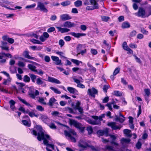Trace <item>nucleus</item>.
Here are the masks:
<instances>
[{"label": "nucleus", "mask_w": 151, "mask_h": 151, "mask_svg": "<svg viewBox=\"0 0 151 151\" xmlns=\"http://www.w3.org/2000/svg\"><path fill=\"white\" fill-rule=\"evenodd\" d=\"M36 130L35 129H32L31 133L33 135L37 136V139L39 141L43 140L44 144L47 147H51L53 150H54V145L49 144L47 139L50 140L51 138L49 135L48 134H45L42 131V129L40 126L37 125L35 127Z\"/></svg>", "instance_id": "f257e3e1"}, {"label": "nucleus", "mask_w": 151, "mask_h": 151, "mask_svg": "<svg viewBox=\"0 0 151 151\" xmlns=\"http://www.w3.org/2000/svg\"><path fill=\"white\" fill-rule=\"evenodd\" d=\"M66 127L68 129L69 131H68L66 130L64 131V133L65 136L68 137L72 142H76V141L75 138L72 137L71 135H76V133L74 130L70 129L68 127L66 126Z\"/></svg>", "instance_id": "f03ea898"}, {"label": "nucleus", "mask_w": 151, "mask_h": 151, "mask_svg": "<svg viewBox=\"0 0 151 151\" xmlns=\"http://www.w3.org/2000/svg\"><path fill=\"white\" fill-rule=\"evenodd\" d=\"M77 50L78 52L76 55L78 56L79 55L81 54L83 55L86 53V50L85 48V46L81 44H78L77 47Z\"/></svg>", "instance_id": "7ed1b4c3"}, {"label": "nucleus", "mask_w": 151, "mask_h": 151, "mask_svg": "<svg viewBox=\"0 0 151 151\" xmlns=\"http://www.w3.org/2000/svg\"><path fill=\"white\" fill-rule=\"evenodd\" d=\"M70 123L71 125H73L76 128L79 129L82 132H83L84 129V127L80 123L74 120H70Z\"/></svg>", "instance_id": "20e7f679"}, {"label": "nucleus", "mask_w": 151, "mask_h": 151, "mask_svg": "<svg viewBox=\"0 0 151 151\" xmlns=\"http://www.w3.org/2000/svg\"><path fill=\"white\" fill-rule=\"evenodd\" d=\"M91 6H88L86 7L87 10H92L95 9H99V5L96 1V0H90Z\"/></svg>", "instance_id": "39448f33"}, {"label": "nucleus", "mask_w": 151, "mask_h": 151, "mask_svg": "<svg viewBox=\"0 0 151 151\" xmlns=\"http://www.w3.org/2000/svg\"><path fill=\"white\" fill-rule=\"evenodd\" d=\"M36 9L45 13H47L48 12L43 3L40 1L37 2Z\"/></svg>", "instance_id": "423d86ee"}, {"label": "nucleus", "mask_w": 151, "mask_h": 151, "mask_svg": "<svg viewBox=\"0 0 151 151\" xmlns=\"http://www.w3.org/2000/svg\"><path fill=\"white\" fill-rule=\"evenodd\" d=\"M78 146L82 149H85L88 147H90L87 141L85 139H81L78 142Z\"/></svg>", "instance_id": "0eeeda50"}, {"label": "nucleus", "mask_w": 151, "mask_h": 151, "mask_svg": "<svg viewBox=\"0 0 151 151\" xmlns=\"http://www.w3.org/2000/svg\"><path fill=\"white\" fill-rule=\"evenodd\" d=\"M135 14L136 16L142 18H144L146 17L145 10L142 7H139L138 12L136 13Z\"/></svg>", "instance_id": "6e6552de"}, {"label": "nucleus", "mask_w": 151, "mask_h": 151, "mask_svg": "<svg viewBox=\"0 0 151 151\" xmlns=\"http://www.w3.org/2000/svg\"><path fill=\"white\" fill-rule=\"evenodd\" d=\"M39 94V92L37 90L34 89H30L29 92V95L32 99H35V96Z\"/></svg>", "instance_id": "1a4fd4ad"}, {"label": "nucleus", "mask_w": 151, "mask_h": 151, "mask_svg": "<svg viewBox=\"0 0 151 151\" xmlns=\"http://www.w3.org/2000/svg\"><path fill=\"white\" fill-rule=\"evenodd\" d=\"M40 119H41L44 123L47 124V123L50 122V119L48 116L42 114H40Z\"/></svg>", "instance_id": "9d476101"}, {"label": "nucleus", "mask_w": 151, "mask_h": 151, "mask_svg": "<svg viewBox=\"0 0 151 151\" xmlns=\"http://www.w3.org/2000/svg\"><path fill=\"white\" fill-rule=\"evenodd\" d=\"M43 79L41 78L38 77L36 80V84L38 85H41L42 87H45L46 86V84L43 81Z\"/></svg>", "instance_id": "9b49d317"}, {"label": "nucleus", "mask_w": 151, "mask_h": 151, "mask_svg": "<svg viewBox=\"0 0 151 151\" xmlns=\"http://www.w3.org/2000/svg\"><path fill=\"white\" fill-rule=\"evenodd\" d=\"M87 93L89 95L94 98L95 97V94H97L98 91L94 88H92L91 89H88Z\"/></svg>", "instance_id": "f8f14e48"}, {"label": "nucleus", "mask_w": 151, "mask_h": 151, "mask_svg": "<svg viewBox=\"0 0 151 151\" xmlns=\"http://www.w3.org/2000/svg\"><path fill=\"white\" fill-rule=\"evenodd\" d=\"M75 24L74 23L70 21H66L61 26L62 27L70 28L74 27Z\"/></svg>", "instance_id": "ddd939ff"}, {"label": "nucleus", "mask_w": 151, "mask_h": 151, "mask_svg": "<svg viewBox=\"0 0 151 151\" xmlns=\"http://www.w3.org/2000/svg\"><path fill=\"white\" fill-rule=\"evenodd\" d=\"M116 123L114 122H109L108 123L107 125L111 127L112 130L120 129V127L116 125Z\"/></svg>", "instance_id": "4468645a"}, {"label": "nucleus", "mask_w": 151, "mask_h": 151, "mask_svg": "<svg viewBox=\"0 0 151 151\" xmlns=\"http://www.w3.org/2000/svg\"><path fill=\"white\" fill-rule=\"evenodd\" d=\"M1 45L0 47L2 50H4L8 52L9 51V47L8 46V43L6 41H1Z\"/></svg>", "instance_id": "2eb2a0df"}, {"label": "nucleus", "mask_w": 151, "mask_h": 151, "mask_svg": "<svg viewBox=\"0 0 151 151\" xmlns=\"http://www.w3.org/2000/svg\"><path fill=\"white\" fill-rule=\"evenodd\" d=\"M125 119V117L120 113H119V116L118 115L115 116L116 120L121 123H122L124 121Z\"/></svg>", "instance_id": "dca6fc26"}, {"label": "nucleus", "mask_w": 151, "mask_h": 151, "mask_svg": "<svg viewBox=\"0 0 151 151\" xmlns=\"http://www.w3.org/2000/svg\"><path fill=\"white\" fill-rule=\"evenodd\" d=\"M47 81L50 82L57 84H60L61 83V82L59 80L50 76L48 77Z\"/></svg>", "instance_id": "f3484780"}, {"label": "nucleus", "mask_w": 151, "mask_h": 151, "mask_svg": "<svg viewBox=\"0 0 151 151\" xmlns=\"http://www.w3.org/2000/svg\"><path fill=\"white\" fill-rule=\"evenodd\" d=\"M51 58L52 60L56 62V64L57 65H61V60L59 59V58L57 56H52Z\"/></svg>", "instance_id": "a211bd4d"}, {"label": "nucleus", "mask_w": 151, "mask_h": 151, "mask_svg": "<svg viewBox=\"0 0 151 151\" xmlns=\"http://www.w3.org/2000/svg\"><path fill=\"white\" fill-rule=\"evenodd\" d=\"M68 91L71 93L75 95L78 94V91L75 88L71 87H68L67 88Z\"/></svg>", "instance_id": "6ab92c4d"}, {"label": "nucleus", "mask_w": 151, "mask_h": 151, "mask_svg": "<svg viewBox=\"0 0 151 151\" xmlns=\"http://www.w3.org/2000/svg\"><path fill=\"white\" fill-rule=\"evenodd\" d=\"M72 35L75 37L78 38L81 36H85L86 35V34L83 33H76L74 32H70L69 34Z\"/></svg>", "instance_id": "aec40b11"}, {"label": "nucleus", "mask_w": 151, "mask_h": 151, "mask_svg": "<svg viewBox=\"0 0 151 151\" xmlns=\"http://www.w3.org/2000/svg\"><path fill=\"white\" fill-rule=\"evenodd\" d=\"M29 51L25 50L23 52V55L26 58L29 59L34 60L35 58L30 56L29 55Z\"/></svg>", "instance_id": "412c9836"}, {"label": "nucleus", "mask_w": 151, "mask_h": 151, "mask_svg": "<svg viewBox=\"0 0 151 151\" xmlns=\"http://www.w3.org/2000/svg\"><path fill=\"white\" fill-rule=\"evenodd\" d=\"M87 122L89 124L93 125H99L101 124V122L100 121L97 120H93L91 119H89L87 120Z\"/></svg>", "instance_id": "4be33fe9"}, {"label": "nucleus", "mask_w": 151, "mask_h": 151, "mask_svg": "<svg viewBox=\"0 0 151 151\" xmlns=\"http://www.w3.org/2000/svg\"><path fill=\"white\" fill-rule=\"evenodd\" d=\"M56 28L58 29V31L62 33L67 32L70 31L69 29L66 28H63L59 27H56Z\"/></svg>", "instance_id": "5701e85b"}, {"label": "nucleus", "mask_w": 151, "mask_h": 151, "mask_svg": "<svg viewBox=\"0 0 151 151\" xmlns=\"http://www.w3.org/2000/svg\"><path fill=\"white\" fill-rule=\"evenodd\" d=\"M61 19L63 21L69 20L71 19V17L68 14H63L60 16Z\"/></svg>", "instance_id": "b1692460"}, {"label": "nucleus", "mask_w": 151, "mask_h": 151, "mask_svg": "<svg viewBox=\"0 0 151 151\" xmlns=\"http://www.w3.org/2000/svg\"><path fill=\"white\" fill-rule=\"evenodd\" d=\"M57 100L54 97L50 98L48 102L47 103V105L50 106H52L53 104H54Z\"/></svg>", "instance_id": "393cba45"}, {"label": "nucleus", "mask_w": 151, "mask_h": 151, "mask_svg": "<svg viewBox=\"0 0 151 151\" xmlns=\"http://www.w3.org/2000/svg\"><path fill=\"white\" fill-rule=\"evenodd\" d=\"M29 75L31 79L32 82L35 83L36 82V80H37V77H38V76L35 75L31 73H29Z\"/></svg>", "instance_id": "a878e982"}, {"label": "nucleus", "mask_w": 151, "mask_h": 151, "mask_svg": "<svg viewBox=\"0 0 151 151\" xmlns=\"http://www.w3.org/2000/svg\"><path fill=\"white\" fill-rule=\"evenodd\" d=\"M87 65L89 68V70L91 72L95 73L96 72V69L95 68L93 67V65H91L89 63H87Z\"/></svg>", "instance_id": "bb28decb"}, {"label": "nucleus", "mask_w": 151, "mask_h": 151, "mask_svg": "<svg viewBox=\"0 0 151 151\" xmlns=\"http://www.w3.org/2000/svg\"><path fill=\"white\" fill-rule=\"evenodd\" d=\"M130 27V24L128 22H123L122 25V27L123 29L129 28Z\"/></svg>", "instance_id": "cd10ccee"}, {"label": "nucleus", "mask_w": 151, "mask_h": 151, "mask_svg": "<svg viewBox=\"0 0 151 151\" xmlns=\"http://www.w3.org/2000/svg\"><path fill=\"white\" fill-rule=\"evenodd\" d=\"M9 103L10 105V107L13 111L15 109V104L16 103L13 100H11L9 101Z\"/></svg>", "instance_id": "c85d7f7f"}, {"label": "nucleus", "mask_w": 151, "mask_h": 151, "mask_svg": "<svg viewBox=\"0 0 151 151\" xmlns=\"http://www.w3.org/2000/svg\"><path fill=\"white\" fill-rule=\"evenodd\" d=\"M130 141V140L129 139L122 138L121 140V143L122 145L124 144H128Z\"/></svg>", "instance_id": "c756f323"}, {"label": "nucleus", "mask_w": 151, "mask_h": 151, "mask_svg": "<svg viewBox=\"0 0 151 151\" xmlns=\"http://www.w3.org/2000/svg\"><path fill=\"white\" fill-rule=\"evenodd\" d=\"M28 67L32 71L35 72H37V70H36V67L31 64H28Z\"/></svg>", "instance_id": "7c9ffc66"}, {"label": "nucleus", "mask_w": 151, "mask_h": 151, "mask_svg": "<svg viewBox=\"0 0 151 151\" xmlns=\"http://www.w3.org/2000/svg\"><path fill=\"white\" fill-rule=\"evenodd\" d=\"M131 132V131L130 130L124 129V133L125 134L127 137H131L132 136V135L130 133Z\"/></svg>", "instance_id": "2f4dec72"}, {"label": "nucleus", "mask_w": 151, "mask_h": 151, "mask_svg": "<svg viewBox=\"0 0 151 151\" xmlns=\"http://www.w3.org/2000/svg\"><path fill=\"white\" fill-rule=\"evenodd\" d=\"M75 6L77 7L81 6L82 5V2L80 0H77L74 2Z\"/></svg>", "instance_id": "473e14b6"}, {"label": "nucleus", "mask_w": 151, "mask_h": 151, "mask_svg": "<svg viewBox=\"0 0 151 151\" xmlns=\"http://www.w3.org/2000/svg\"><path fill=\"white\" fill-rule=\"evenodd\" d=\"M50 88L52 91H53L54 92V93H56L60 94L61 93V92L57 88H55L52 87H50Z\"/></svg>", "instance_id": "72a5a7b5"}, {"label": "nucleus", "mask_w": 151, "mask_h": 151, "mask_svg": "<svg viewBox=\"0 0 151 151\" xmlns=\"http://www.w3.org/2000/svg\"><path fill=\"white\" fill-rule=\"evenodd\" d=\"M23 81L25 82H29L30 81V78L27 75H25L23 78Z\"/></svg>", "instance_id": "f704fd0d"}, {"label": "nucleus", "mask_w": 151, "mask_h": 151, "mask_svg": "<svg viewBox=\"0 0 151 151\" xmlns=\"http://www.w3.org/2000/svg\"><path fill=\"white\" fill-rule=\"evenodd\" d=\"M70 2L69 1H66L61 3V4L63 6H65L70 4Z\"/></svg>", "instance_id": "c9c22d12"}, {"label": "nucleus", "mask_w": 151, "mask_h": 151, "mask_svg": "<svg viewBox=\"0 0 151 151\" xmlns=\"http://www.w3.org/2000/svg\"><path fill=\"white\" fill-rule=\"evenodd\" d=\"M29 122V121L27 120H22V122L23 124L26 126L29 127L30 126V123Z\"/></svg>", "instance_id": "e433bc0d"}, {"label": "nucleus", "mask_w": 151, "mask_h": 151, "mask_svg": "<svg viewBox=\"0 0 151 151\" xmlns=\"http://www.w3.org/2000/svg\"><path fill=\"white\" fill-rule=\"evenodd\" d=\"M9 70L12 73H14L16 72V68L15 67L11 66L9 68Z\"/></svg>", "instance_id": "4c0bfd02"}, {"label": "nucleus", "mask_w": 151, "mask_h": 151, "mask_svg": "<svg viewBox=\"0 0 151 151\" xmlns=\"http://www.w3.org/2000/svg\"><path fill=\"white\" fill-rule=\"evenodd\" d=\"M18 98L19 101L22 102L23 104H25L27 106H29L30 105V104L29 103H27L24 100L22 99L21 97H18Z\"/></svg>", "instance_id": "58836bf2"}, {"label": "nucleus", "mask_w": 151, "mask_h": 151, "mask_svg": "<svg viewBox=\"0 0 151 151\" xmlns=\"http://www.w3.org/2000/svg\"><path fill=\"white\" fill-rule=\"evenodd\" d=\"M114 94L117 96H121L122 93L118 91H114Z\"/></svg>", "instance_id": "ea45409f"}, {"label": "nucleus", "mask_w": 151, "mask_h": 151, "mask_svg": "<svg viewBox=\"0 0 151 151\" xmlns=\"http://www.w3.org/2000/svg\"><path fill=\"white\" fill-rule=\"evenodd\" d=\"M71 61L74 63L76 64L77 65H79L80 63H82V62L81 61L73 59H71Z\"/></svg>", "instance_id": "a19ab883"}, {"label": "nucleus", "mask_w": 151, "mask_h": 151, "mask_svg": "<svg viewBox=\"0 0 151 151\" xmlns=\"http://www.w3.org/2000/svg\"><path fill=\"white\" fill-rule=\"evenodd\" d=\"M80 105V102L79 101H77L75 106L73 108V109L75 110H77V108L81 107Z\"/></svg>", "instance_id": "79ce46f5"}, {"label": "nucleus", "mask_w": 151, "mask_h": 151, "mask_svg": "<svg viewBox=\"0 0 151 151\" xmlns=\"http://www.w3.org/2000/svg\"><path fill=\"white\" fill-rule=\"evenodd\" d=\"M101 18L102 21L107 22L110 19V17H109L103 16H101Z\"/></svg>", "instance_id": "37998d69"}, {"label": "nucleus", "mask_w": 151, "mask_h": 151, "mask_svg": "<svg viewBox=\"0 0 151 151\" xmlns=\"http://www.w3.org/2000/svg\"><path fill=\"white\" fill-rule=\"evenodd\" d=\"M144 91L145 93L146 96H147V97H149L150 94V89L148 88L145 89L144 90Z\"/></svg>", "instance_id": "c03bdc74"}, {"label": "nucleus", "mask_w": 151, "mask_h": 151, "mask_svg": "<svg viewBox=\"0 0 151 151\" xmlns=\"http://www.w3.org/2000/svg\"><path fill=\"white\" fill-rule=\"evenodd\" d=\"M36 108L39 111H42L44 110V108L40 105L37 106Z\"/></svg>", "instance_id": "a18cd8bd"}, {"label": "nucleus", "mask_w": 151, "mask_h": 151, "mask_svg": "<svg viewBox=\"0 0 151 151\" xmlns=\"http://www.w3.org/2000/svg\"><path fill=\"white\" fill-rule=\"evenodd\" d=\"M47 124L51 129H56V126L53 123H51L50 124Z\"/></svg>", "instance_id": "49530a36"}, {"label": "nucleus", "mask_w": 151, "mask_h": 151, "mask_svg": "<svg viewBox=\"0 0 151 151\" xmlns=\"http://www.w3.org/2000/svg\"><path fill=\"white\" fill-rule=\"evenodd\" d=\"M122 48L123 49L126 50L128 48L127 43L126 42H124L122 44Z\"/></svg>", "instance_id": "de8ad7c7"}, {"label": "nucleus", "mask_w": 151, "mask_h": 151, "mask_svg": "<svg viewBox=\"0 0 151 151\" xmlns=\"http://www.w3.org/2000/svg\"><path fill=\"white\" fill-rule=\"evenodd\" d=\"M87 130L89 134H91L93 132V129L91 126H89L87 127Z\"/></svg>", "instance_id": "09e8293b"}, {"label": "nucleus", "mask_w": 151, "mask_h": 151, "mask_svg": "<svg viewBox=\"0 0 151 151\" xmlns=\"http://www.w3.org/2000/svg\"><path fill=\"white\" fill-rule=\"evenodd\" d=\"M30 41L34 44H41V43L40 41L34 39H32Z\"/></svg>", "instance_id": "8fccbe9b"}, {"label": "nucleus", "mask_w": 151, "mask_h": 151, "mask_svg": "<svg viewBox=\"0 0 151 151\" xmlns=\"http://www.w3.org/2000/svg\"><path fill=\"white\" fill-rule=\"evenodd\" d=\"M55 53L59 55L61 57L65 58L64 56V54L63 52L56 51H55Z\"/></svg>", "instance_id": "3c124183"}, {"label": "nucleus", "mask_w": 151, "mask_h": 151, "mask_svg": "<svg viewBox=\"0 0 151 151\" xmlns=\"http://www.w3.org/2000/svg\"><path fill=\"white\" fill-rule=\"evenodd\" d=\"M1 55H3L4 57V55L5 57L7 58H12V55L9 53H5L4 52H2Z\"/></svg>", "instance_id": "603ef678"}, {"label": "nucleus", "mask_w": 151, "mask_h": 151, "mask_svg": "<svg viewBox=\"0 0 151 151\" xmlns=\"http://www.w3.org/2000/svg\"><path fill=\"white\" fill-rule=\"evenodd\" d=\"M110 87L109 86L104 85L103 87V91L105 93L107 92V89Z\"/></svg>", "instance_id": "864d4df0"}, {"label": "nucleus", "mask_w": 151, "mask_h": 151, "mask_svg": "<svg viewBox=\"0 0 151 151\" xmlns=\"http://www.w3.org/2000/svg\"><path fill=\"white\" fill-rule=\"evenodd\" d=\"M18 65L20 67H24L25 65V64L24 62L22 61H19L18 63Z\"/></svg>", "instance_id": "5fc2aeb1"}, {"label": "nucleus", "mask_w": 151, "mask_h": 151, "mask_svg": "<svg viewBox=\"0 0 151 151\" xmlns=\"http://www.w3.org/2000/svg\"><path fill=\"white\" fill-rule=\"evenodd\" d=\"M36 6V4L35 3L33 4H32L27 5L25 7V8L27 9H32L34 8Z\"/></svg>", "instance_id": "6e6d98bb"}, {"label": "nucleus", "mask_w": 151, "mask_h": 151, "mask_svg": "<svg viewBox=\"0 0 151 151\" xmlns=\"http://www.w3.org/2000/svg\"><path fill=\"white\" fill-rule=\"evenodd\" d=\"M109 129L108 128H106L105 129L103 130L104 135H105L106 136H108Z\"/></svg>", "instance_id": "4d7b16f0"}, {"label": "nucleus", "mask_w": 151, "mask_h": 151, "mask_svg": "<svg viewBox=\"0 0 151 151\" xmlns=\"http://www.w3.org/2000/svg\"><path fill=\"white\" fill-rule=\"evenodd\" d=\"M44 60L46 62L48 63L50 62V58L49 56L46 55L44 57Z\"/></svg>", "instance_id": "13d9d810"}, {"label": "nucleus", "mask_w": 151, "mask_h": 151, "mask_svg": "<svg viewBox=\"0 0 151 151\" xmlns=\"http://www.w3.org/2000/svg\"><path fill=\"white\" fill-rule=\"evenodd\" d=\"M120 70V68H116L114 70L113 73V75H116L119 73Z\"/></svg>", "instance_id": "bf43d9fd"}, {"label": "nucleus", "mask_w": 151, "mask_h": 151, "mask_svg": "<svg viewBox=\"0 0 151 151\" xmlns=\"http://www.w3.org/2000/svg\"><path fill=\"white\" fill-rule=\"evenodd\" d=\"M38 74L40 75H42L44 73V72L41 69L37 70V72H35Z\"/></svg>", "instance_id": "052dcab7"}, {"label": "nucleus", "mask_w": 151, "mask_h": 151, "mask_svg": "<svg viewBox=\"0 0 151 151\" xmlns=\"http://www.w3.org/2000/svg\"><path fill=\"white\" fill-rule=\"evenodd\" d=\"M141 31L145 35H147L148 34V32L143 28L141 29Z\"/></svg>", "instance_id": "680f3d73"}, {"label": "nucleus", "mask_w": 151, "mask_h": 151, "mask_svg": "<svg viewBox=\"0 0 151 151\" xmlns=\"http://www.w3.org/2000/svg\"><path fill=\"white\" fill-rule=\"evenodd\" d=\"M134 57L135 59L136 60V61L139 64H141L142 63V62L140 60V59L138 57H137L136 55H134Z\"/></svg>", "instance_id": "e2e57ef3"}, {"label": "nucleus", "mask_w": 151, "mask_h": 151, "mask_svg": "<svg viewBox=\"0 0 151 151\" xmlns=\"http://www.w3.org/2000/svg\"><path fill=\"white\" fill-rule=\"evenodd\" d=\"M55 30V29L54 27H52L48 29L47 32L49 33H50L54 31Z\"/></svg>", "instance_id": "0e129e2a"}, {"label": "nucleus", "mask_w": 151, "mask_h": 151, "mask_svg": "<svg viewBox=\"0 0 151 151\" xmlns=\"http://www.w3.org/2000/svg\"><path fill=\"white\" fill-rule=\"evenodd\" d=\"M65 44L64 41L63 40H60L59 41V44L60 45L61 47H62Z\"/></svg>", "instance_id": "69168bd1"}, {"label": "nucleus", "mask_w": 151, "mask_h": 151, "mask_svg": "<svg viewBox=\"0 0 151 151\" xmlns=\"http://www.w3.org/2000/svg\"><path fill=\"white\" fill-rule=\"evenodd\" d=\"M136 148L138 149H139L142 146L141 143L139 142H138L136 144Z\"/></svg>", "instance_id": "338daca9"}, {"label": "nucleus", "mask_w": 151, "mask_h": 151, "mask_svg": "<svg viewBox=\"0 0 151 151\" xmlns=\"http://www.w3.org/2000/svg\"><path fill=\"white\" fill-rule=\"evenodd\" d=\"M129 46L130 47L132 48H136L137 47L136 44L133 43H130L129 44Z\"/></svg>", "instance_id": "774afa93"}]
</instances>
